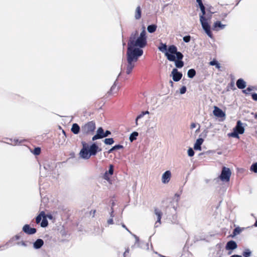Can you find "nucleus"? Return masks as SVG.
Listing matches in <instances>:
<instances>
[{
    "label": "nucleus",
    "mask_w": 257,
    "mask_h": 257,
    "mask_svg": "<svg viewBox=\"0 0 257 257\" xmlns=\"http://www.w3.org/2000/svg\"><path fill=\"white\" fill-rule=\"evenodd\" d=\"M236 86L239 89H243L246 87V82L241 78L236 81Z\"/></svg>",
    "instance_id": "nucleus-19"
},
{
    "label": "nucleus",
    "mask_w": 257,
    "mask_h": 257,
    "mask_svg": "<svg viewBox=\"0 0 257 257\" xmlns=\"http://www.w3.org/2000/svg\"><path fill=\"white\" fill-rule=\"evenodd\" d=\"M159 50L163 53H164L165 55L167 57V58L169 61H175V56L170 53L168 49H167V46L166 44L161 43V46L158 48Z\"/></svg>",
    "instance_id": "nucleus-6"
},
{
    "label": "nucleus",
    "mask_w": 257,
    "mask_h": 257,
    "mask_svg": "<svg viewBox=\"0 0 257 257\" xmlns=\"http://www.w3.org/2000/svg\"><path fill=\"white\" fill-rule=\"evenodd\" d=\"M147 43L145 27H143L140 36H138L137 31L131 34L127 44L126 53L127 65L126 72L127 74L131 73L135 67V63L138 61L139 57L143 55V51L141 48L145 47L147 45Z\"/></svg>",
    "instance_id": "nucleus-1"
},
{
    "label": "nucleus",
    "mask_w": 257,
    "mask_h": 257,
    "mask_svg": "<svg viewBox=\"0 0 257 257\" xmlns=\"http://www.w3.org/2000/svg\"><path fill=\"white\" fill-rule=\"evenodd\" d=\"M81 144H82V149H88V144L85 142L82 141L81 142Z\"/></svg>",
    "instance_id": "nucleus-36"
},
{
    "label": "nucleus",
    "mask_w": 257,
    "mask_h": 257,
    "mask_svg": "<svg viewBox=\"0 0 257 257\" xmlns=\"http://www.w3.org/2000/svg\"><path fill=\"white\" fill-rule=\"evenodd\" d=\"M191 37L190 36H186L183 37V41L185 42L188 43L190 41Z\"/></svg>",
    "instance_id": "nucleus-37"
},
{
    "label": "nucleus",
    "mask_w": 257,
    "mask_h": 257,
    "mask_svg": "<svg viewBox=\"0 0 257 257\" xmlns=\"http://www.w3.org/2000/svg\"><path fill=\"white\" fill-rule=\"evenodd\" d=\"M237 247V244L234 241L231 240L228 241L226 245V248L228 250H232Z\"/></svg>",
    "instance_id": "nucleus-17"
},
{
    "label": "nucleus",
    "mask_w": 257,
    "mask_h": 257,
    "mask_svg": "<svg viewBox=\"0 0 257 257\" xmlns=\"http://www.w3.org/2000/svg\"><path fill=\"white\" fill-rule=\"evenodd\" d=\"M122 227L125 228L128 232H130L131 234H132V232L130 231V230H129V229L126 227V226L124 224H122Z\"/></svg>",
    "instance_id": "nucleus-47"
},
{
    "label": "nucleus",
    "mask_w": 257,
    "mask_h": 257,
    "mask_svg": "<svg viewBox=\"0 0 257 257\" xmlns=\"http://www.w3.org/2000/svg\"><path fill=\"white\" fill-rule=\"evenodd\" d=\"M196 127V124L194 123H193L191 124V127L192 128H194Z\"/></svg>",
    "instance_id": "nucleus-51"
},
{
    "label": "nucleus",
    "mask_w": 257,
    "mask_h": 257,
    "mask_svg": "<svg viewBox=\"0 0 257 257\" xmlns=\"http://www.w3.org/2000/svg\"><path fill=\"white\" fill-rule=\"evenodd\" d=\"M129 251H130V249H129L128 247H127L125 249L124 252L123 253V257H125L126 256L127 253H128L129 252Z\"/></svg>",
    "instance_id": "nucleus-45"
},
{
    "label": "nucleus",
    "mask_w": 257,
    "mask_h": 257,
    "mask_svg": "<svg viewBox=\"0 0 257 257\" xmlns=\"http://www.w3.org/2000/svg\"><path fill=\"white\" fill-rule=\"evenodd\" d=\"M253 90L252 87H248L246 89L243 90V92L247 94L248 92L252 91Z\"/></svg>",
    "instance_id": "nucleus-38"
},
{
    "label": "nucleus",
    "mask_w": 257,
    "mask_h": 257,
    "mask_svg": "<svg viewBox=\"0 0 257 257\" xmlns=\"http://www.w3.org/2000/svg\"><path fill=\"white\" fill-rule=\"evenodd\" d=\"M213 113L215 116L218 117H223L225 115V113L217 106L214 107Z\"/></svg>",
    "instance_id": "nucleus-14"
},
{
    "label": "nucleus",
    "mask_w": 257,
    "mask_h": 257,
    "mask_svg": "<svg viewBox=\"0 0 257 257\" xmlns=\"http://www.w3.org/2000/svg\"><path fill=\"white\" fill-rule=\"evenodd\" d=\"M203 142V139L201 138H199L197 139L196 141L195 144L194 146V149L196 150H199L200 151L201 148V145L202 144Z\"/></svg>",
    "instance_id": "nucleus-18"
},
{
    "label": "nucleus",
    "mask_w": 257,
    "mask_h": 257,
    "mask_svg": "<svg viewBox=\"0 0 257 257\" xmlns=\"http://www.w3.org/2000/svg\"><path fill=\"white\" fill-rule=\"evenodd\" d=\"M251 96H252V98L254 100L257 101V93H253V94H252Z\"/></svg>",
    "instance_id": "nucleus-43"
},
{
    "label": "nucleus",
    "mask_w": 257,
    "mask_h": 257,
    "mask_svg": "<svg viewBox=\"0 0 257 257\" xmlns=\"http://www.w3.org/2000/svg\"><path fill=\"white\" fill-rule=\"evenodd\" d=\"M114 150H115V149H113V147L111 149H110L108 151V153H111L113 151H114Z\"/></svg>",
    "instance_id": "nucleus-50"
},
{
    "label": "nucleus",
    "mask_w": 257,
    "mask_h": 257,
    "mask_svg": "<svg viewBox=\"0 0 257 257\" xmlns=\"http://www.w3.org/2000/svg\"><path fill=\"white\" fill-rule=\"evenodd\" d=\"M195 74H196V71L193 69H189L187 72V75H188V77H189L190 78H192L193 77H194L195 76Z\"/></svg>",
    "instance_id": "nucleus-26"
},
{
    "label": "nucleus",
    "mask_w": 257,
    "mask_h": 257,
    "mask_svg": "<svg viewBox=\"0 0 257 257\" xmlns=\"http://www.w3.org/2000/svg\"><path fill=\"white\" fill-rule=\"evenodd\" d=\"M251 252L249 249H246L243 252V255L244 257H249L251 255Z\"/></svg>",
    "instance_id": "nucleus-29"
},
{
    "label": "nucleus",
    "mask_w": 257,
    "mask_h": 257,
    "mask_svg": "<svg viewBox=\"0 0 257 257\" xmlns=\"http://www.w3.org/2000/svg\"><path fill=\"white\" fill-rule=\"evenodd\" d=\"M233 132L228 134L229 137L238 139L239 138L238 134H242L244 132V128L243 123L240 120H238L236 125L233 129Z\"/></svg>",
    "instance_id": "nucleus-5"
},
{
    "label": "nucleus",
    "mask_w": 257,
    "mask_h": 257,
    "mask_svg": "<svg viewBox=\"0 0 257 257\" xmlns=\"http://www.w3.org/2000/svg\"><path fill=\"white\" fill-rule=\"evenodd\" d=\"M225 27V25H223L220 21H217L214 23L212 29L214 31H219V30L223 29Z\"/></svg>",
    "instance_id": "nucleus-16"
},
{
    "label": "nucleus",
    "mask_w": 257,
    "mask_h": 257,
    "mask_svg": "<svg viewBox=\"0 0 257 257\" xmlns=\"http://www.w3.org/2000/svg\"><path fill=\"white\" fill-rule=\"evenodd\" d=\"M188 155L190 157H192L194 155V152L192 148H189L188 150Z\"/></svg>",
    "instance_id": "nucleus-35"
},
{
    "label": "nucleus",
    "mask_w": 257,
    "mask_h": 257,
    "mask_svg": "<svg viewBox=\"0 0 257 257\" xmlns=\"http://www.w3.org/2000/svg\"><path fill=\"white\" fill-rule=\"evenodd\" d=\"M171 173L170 171H166L162 176V182L164 184L168 183L171 178Z\"/></svg>",
    "instance_id": "nucleus-12"
},
{
    "label": "nucleus",
    "mask_w": 257,
    "mask_h": 257,
    "mask_svg": "<svg viewBox=\"0 0 257 257\" xmlns=\"http://www.w3.org/2000/svg\"><path fill=\"white\" fill-rule=\"evenodd\" d=\"M104 142L106 145H112L114 143V141L112 138L105 139Z\"/></svg>",
    "instance_id": "nucleus-28"
},
{
    "label": "nucleus",
    "mask_w": 257,
    "mask_h": 257,
    "mask_svg": "<svg viewBox=\"0 0 257 257\" xmlns=\"http://www.w3.org/2000/svg\"><path fill=\"white\" fill-rule=\"evenodd\" d=\"M250 170L254 173H257V163H254L251 165Z\"/></svg>",
    "instance_id": "nucleus-31"
},
{
    "label": "nucleus",
    "mask_w": 257,
    "mask_h": 257,
    "mask_svg": "<svg viewBox=\"0 0 257 257\" xmlns=\"http://www.w3.org/2000/svg\"><path fill=\"white\" fill-rule=\"evenodd\" d=\"M123 148V147L122 145H116L113 147V149H114L115 150L121 149H122Z\"/></svg>",
    "instance_id": "nucleus-41"
},
{
    "label": "nucleus",
    "mask_w": 257,
    "mask_h": 257,
    "mask_svg": "<svg viewBox=\"0 0 257 257\" xmlns=\"http://www.w3.org/2000/svg\"><path fill=\"white\" fill-rule=\"evenodd\" d=\"M111 134L110 132L109 131H106L105 132H104L103 135V138L106 137L108 136L109 135Z\"/></svg>",
    "instance_id": "nucleus-44"
},
{
    "label": "nucleus",
    "mask_w": 257,
    "mask_h": 257,
    "mask_svg": "<svg viewBox=\"0 0 257 257\" xmlns=\"http://www.w3.org/2000/svg\"><path fill=\"white\" fill-rule=\"evenodd\" d=\"M109 174H108L107 172H105V173L104 174V179L106 180H109Z\"/></svg>",
    "instance_id": "nucleus-42"
},
{
    "label": "nucleus",
    "mask_w": 257,
    "mask_h": 257,
    "mask_svg": "<svg viewBox=\"0 0 257 257\" xmlns=\"http://www.w3.org/2000/svg\"><path fill=\"white\" fill-rule=\"evenodd\" d=\"M209 64L211 66L215 65L217 68H220V64L216 61H212L210 62Z\"/></svg>",
    "instance_id": "nucleus-32"
},
{
    "label": "nucleus",
    "mask_w": 257,
    "mask_h": 257,
    "mask_svg": "<svg viewBox=\"0 0 257 257\" xmlns=\"http://www.w3.org/2000/svg\"><path fill=\"white\" fill-rule=\"evenodd\" d=\"M107 223L109 224H112L113 223V219L112 218H110L107 221Z\"/></svg>",
    "instance_id": "nucleus-46"
},
{
    "label": "nucleus",
    "mask_w": 257,
    "mask_h": 257,
    "mask_svg": "<svg viewBox=\"0 0 257 257\" xmlns=\"http://www.w3.org/2000/svg\"><path fill=\"white\" fill-rule=\"evenodd\" d=\"M157 29V26L155 25H149L148 28L147 30L149 33H152L155 32Z\"/></svg>",
    "instance_id": "nucleus-25"
},
{
    "label": "nucleus",
    "mask_w": 257,
    "mask_h": 257,
    "mask_svg": "<svg viewBox=\"0 0 257 257\" xmlns=\"http://www.w3.org/2000/svg\"><path fill=\"white\" fill-rule=\"evenodd\" d=\"M80 130V126L77 123H73L72 126L71 131L74 134H78Z\"/></svg>",
    "instance_id": "nucleus-21"
},
{
    "label": "nucleus",
    "mask_w": 257,
    "mask_h": 257,
    "mask_svg": "<svg viewBox=\"0 0 257 257\" xmlns=\"http://www.w3.org/2000/svg\"><path fill=\"white\" fill-rule=\"evenodd\" d=\"M242 229L240 227H236L233 230V236H236V235L239 234L242 231Z\"/></svg>",
    "instance_id": "nucleus-27"
},
{
    "label": "nucleus",
    "mask_w": 257,
    "mask_h": 257,
    "mask_svg": "<svg viewBox=\"0 0 257 257\" xmlns=\"http://www.w3.org/2000/svg\"><path fill=\"white\" fill-rule=\"evenodd\" d=\"M44 244V241L41 239H38L33 244V246L36 249L41 248Z\"/></svg>",
    "instance_id": "nucleus-20"
},
{
    "label": "nucleus",
    "mask_w": 257,
    "mask_h": 257,
    "mask_svg": "<svg viewBox=\"0 0 257 257\" xmlns=\"http://www.w3.org/2000/svg\"><path fill=\"white\" fill-rule=\"evenodd\" d=\"M115 87V85L114 84L112 86V87H111V89H110V90L111 91H112L113 90V89Z\"/></svg>",
    "instance_id": "nucleus-53"
},
{
    "label": "nucleus",
    "mask_w": 257,
    "mask_h": 257,
    "mask_svg": "<svg viewBox=\"0 0 257 257\" xmlns=\"http://www.w3.org/2000/svg\"><path fill=\"white\" fill-rule=\"evenodd\" d=\"M154 213L155 215L157 217V220L155 223V227H158L159 225L161 224V219L162 218V216L163 215V213L161 210L158 208H155Z\"/></svg>",
    "instance_id": "nucleus-8"
},
{
    "label": "nucleus",
    "mask_w": 257,
    "mask_h": 257,
    "mask_svg": "<svg viewBox=\"0 0 257 257\" xmlns=\"http://www.w3.org/2000/svg\"><path fill=\"white\" fill-rule=\"evenodd\" d=\"M196 1L198 3L199 7L201 6V4H203L201 0H196Z\"/></svg>",
    "instance_id": "nucleus-49"
},
{
    "label": "nucleus",
    "mask_w": 257,
    "mask_h": 257,
    "mask_svg": "<svg viewBox=\"0 0 257 257\" xmlns=\"http://www.w3.org/2000/svg\"><path fill=\"white\" fill-rule=\"evenodd\" d=\"M139 135V134L137 132H134L133 133L131 134V135L130 136V141L131 142H133L134 140H136L137 139V137H138Z\"/></svg>",
    "instance_id": "nucleus-24"
},
{
    "label": "nucleus",
    "mask_w": 257,
    "mask_h": 257,
    "mask_svg": "<svg viewBox=\"0 0 257 257\" xmlns=\"http://www.w3.org/2000/svg\"><path fill=\"white\" fill-rule=\"evenodd\" d=\"M149 112L148 111H146L142 112L139 115V118H142V117H143L144 116V115H145L146 114H149Z\"/></svg>",
    "instance_id": "nucleus-40"
},
{
    "label": "nucleus",
    "mask_w": 257,
    "mask_h": 257,
    "mask_svg": "<svg viewBox=\"0 0 257 257\" xmlns=\"http://www.w3.org/2000/svg\"><path fill=\"white\" fill-rule=\"evenodd\" d=\"M48 221L47 220L46 217H45L42 220V221L41 223V226L43 227H45L48 225Z\"/></svg>",
    "instance_id": "nucleus-30"
},
{
    "label": "nucleus",
    "mask_w": 257,
    "mask_h": 257,
    "mask_svg": "<svg viewBox=\"0 0 257 257\" xmlns=\"http://www.w3.org/2000/svg\"><path fill=\"white\" fill-rule=\"evenodd\" d=\"M96 128L95 123L93 121H90L85 123L81 126V133L83 136L92 135Z\"/></svg>",
    "instance_id": "nucleus-4"
},
{
    "label": "nucleus",
    "mask_w": 257,
    "mask_h": 257,
    "mask_svg": "<svg viewBox=\"0 0 257 257\" xmlns=\"http://www.w3.org/2000/svg\"><path fill=\"white\" fill-rule=\"evenodd\" d=\"M88 150L91 156H95L97 152L101 151V149H99L96 144L93 143L90 146Z\"/></svg>",
    "instance_id": "nucleus-9"
},
{
    "label": "nucleus",
    "mask_w": 257,
    "mask_h": 257,
    "mask_svg": "<svg viewBox=\"0 0 257 257\" xmlns=\"http://www.w3.org/2000/svg\"><path fill=\"white\" fill-rule=\"evenodd\" d=\"M254 226H255V227H257V220L255 221L254 224Z\"/></svg>",
    "instance_id": "nucleus-54"
},
{
    "label": "nucleus",
    "mask_w": 257,
    "mask_h": 257,
    "mask_svg": "<svg viewBox=\"0 0 257 257\" xmlns=\"http://www.w3.org/2000/svg\"><path fill=\"white\" fill-rule=\"evenodd\" d=\"M231 174L229 168L223 167L222 169L221 173L219 176V178L222 181L228 182Z\"/></svg>",
    "instance_id": "nucleus-7"
},
{
    "label": "nucleus",
    "mask_w": 257,
    "mask_h": 257,
    "mask_svg": "<svg viewBox=\"0 0 257 257\" xmlns=\"http://www.w3.org/2000/svg\"><path fill=\"white\" fill-rule=\"evenodd\" d=\"M141 118H139V115L137 117L136 119V125H138V120L139 119H140Z\"/></svg>",
    "instance_id": "nucleus-48"
},
{
    "label": "nucleus",
    "mask_w": 257,
    "mask_h": 257,
    "mask_svg": "<svg viewBox=\"0 0 257 257\" xmlns=\"http://www.w3.org/2000/svg\"><path fill=\"white\" fill-rule=\"evenodd\" d=\"M23 230L28 234H33L36 232V229L34 228H31L28 224H26L23 226Z\"/></svg>",
    "instance_id": "nucleus-15"
},
{
    "label": "nucleus",
    "mask_w": 257,
    "mask_h": 257,
    "mask_svg": "<svg viewBox=\"0 0 257 257\" xmlns=\"http://www.w3.org/2000/svg\"><path fill=\"white\" fill-rule=\"evenodd\" d=\"M104 133L103 129L101 127H99L97 130L96 134L92 137V140L95 141L97 139L103 138Z\"/></svg>",
    "instance_id": "nucleus-11"
},
{
    "label": "nucleus",
    "mask_w": 257,
    "mask_h": 257,
    "mask_svg": "<svg viewBox=\"0 0 257 257\" xmlns=\"http://www.w3.org/2000/svg\"><path fill=\"white\" fill-rule=\"evenodd\" d=\"M109 175H112L113 172V166L112 165H109V168L108 172H107Z\"/></svg>",
    "instance_id": "nucleus-33"
},
{
    "label": "nucleus",
    "mask_w": 257,
    "mask_h": 257,
    "mask_svg": "<svg viewBox=\"0 0 257 257\" xmlns=\"http://www.w3.org/2000/svg\"><path fill=\"white\" fill-rule=\"evenodd\" d=\"M111 216L112 217V212L111 213Z\"/></svg>",
    "instance_id": "nucleus-56"
},
{
    "label": "nucleus",
    "mask_w": 257,
    "mask_h": 257,
    "mask_svg": "<svg viewBox=\"0 0 257 257\" xmlns=\"http://www.w3.org/2000/svg\"><path fill=\"white\" fill-rule=\"evenodd\" d=\"M202 12V15L200 16V21L203 30L207 35L211 38H212V34L210 31V27L208 24L207 19L204 17L205 14V8L203 4L200 7Z\"/></svg>",
    "instance_id": "nucleus-3"
},
{
    "label": "nucleus",
    "mask_w": 257,
    "mask_h": 257,
    "mask_svg": "<svg viewBox=\"0 0 257 257\" xmlns=\"http://www.w3.org/2000/svg\"><path fill=\"white\" fill-rule=\"evenodd\" d=\"M80 157L84 159H88L91 155L89 152V150L86 149H82L79 153Z\"/></svg>",
    "instance_id": "nucleus-13"
},
{
    "label": "nucleus",
    "mask_w": 257,
    "mask_h": 257,
    "mask_svg": "<svg viewBox=\"0 0 257 257\" xmlns=\"http://www.w3.org/2000/svg\"><path fill=\"white\" fill-rule=\"evenodd\" d=\"M186 87L185 86H183L182 87H181V88L180 90V93L181 94L185 93L186 92Z\"/></svg>",
    "instance_id": "nucleus-39"
},
{
    "label": "nucleus",
    "mask_w": 257,
    "mask_h": 257,
    "mask_svg": "<svg viewBox=\"0 0 257 257\" xmlns=\"http://www.w3.org/2000/svg\"><path fill=\"white\" fill-rule=\"evenodd\" d=\"M172 75L173 77V79L174 81H179L182 76V73L178 72L177 69L176 68L173 69L172 71Z\"/></svg>",
    "instance_id": "nucleus-10"
},
{
    "label": "nucleus",
    "mask_w": 257,
    "mask_h": 257,
    "mask_svg": "<svg viewBox=\"0 0 257 257\" xmlns=\"http://www.w3.org/2000/svg\"><path fill=\"white\" fill-rule=\"evenodd\" d=\"M134 236L136 238H137V236H136V235H134Z\"/></svg>",
    "instance_id": "nucleus-57"
},
{
    "label": "nucleus",
    "mask_w": 257,
    "mask_h": 257,
    "mask_svg": "<svg viewBox=\"0 0 257 257\" xmlns=\"http://www.w3.org/2000/svg\"><path fill=\"white\" fill-rule=\"evenodd\" d=\"M40 153H41V149L40 148H35L33 151L34 154H35L36 155H39L40 154Z\"/></svg>",
    "instance_id": "nucleus-34"
},
{
    "label": "nucleus",
    "mask_w": 257,
    "mask_h": 257,
    "mask_svg": "<svg viewBox=\"0 0 257 257\" xmlns=\"http://www.w3.org/2000/svg\"><path fill=\"white\" fill-rule=\"evenodd\" d=\"M230 257H242L241 255H233L232 256H231Z\"/></svg>",
    "instance_id": "nucleus-52"
},
{
    "label": "nucleus",
    "mask_w": 257,
    "mask_h": 257,
    "mask_svg": "<svg viewBox=\"0 0 257 257\" xmlns=\"http://www.w3.org/2000/svg\"><path fill=\"white\" fill-rule=\"evenodd\" d=\"M45 217V212L44 211H42L40 214L37 216L36 218V222L37 223H39L41 219H42V218L43 217V218Z\"/></svg>",
    "instance_id": "nucleus-23"
},
{
    "label": "nucleus",
    "mask_w": 257,
    "mask_h": 257,
    "mask_svg": "<svg viewBox=\"0 0 257 257\" xmlns=\"http://www.w3.org/2000/svg\"><path fill=\"white\" fill-rule=\"evenodd\" d=\"M169 52L173 55L176 54L175 60L174 61L175 63L176 67L181 68L184 66V62L181 60L183 58V54L177 51V47L174 45H171L168 48Z\"/></svg>",
    "instance_id": "nucleus-2"
},
{
    "label": "nucleus",
    "mask_w": 257,
    "mask_h": 257,
    "mask_svg": "<svg viewBox=\"0 0 257 257\" xmlns=\"http://www.w3.org/2000/svg\"><path fill=\"white\" fill-rule=\"evenodd\" d=\"M255 117L257 118V114L255 115Z\"/></svg>",
    "instance_id": "nucleus-55"
},
{
    "label": "nucleus",
    "mask_w": 257,
    "mask_h": 257,
    "mask_svg": "<svg viewBox=\"0 0 257 257\" xmlns=\"http://www.w3.org/2000/svg\"><path fill=\"white\" fill-rule=\"evenodd\" d=\"M135 17L137 20L140 19L141 17V9L140 6L137 7L136 8Z\"/></svg>",
    "instance_id": "nucleus-22"
}]
</instances>
